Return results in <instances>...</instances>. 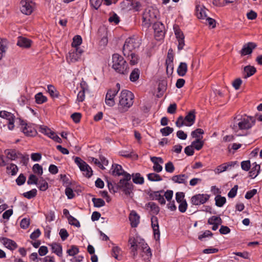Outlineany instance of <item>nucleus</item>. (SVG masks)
Segmentation results:
<instances>
[{
    "label": "nucleus",
    "instance_id": "f257e3e1",
    "mask_svg": "<svg viewBox=\"0 0 262 262\" xmlns=\"http://www.w3.org/2000/svg\"><path fill=\"white\" fill-rule=\"evenodd\" d=\"M111 174L114 176H122L118 183L108 179H106V183L109 191L115 193L118 191H122L126 196H130L133 194L134 186L130 182L131 175L125 171L121 165L118 164H114L112 166Z\"/></svg>",
    "mask_w": 262,
    "mask_h": 262
},
{
    "label": "nucleus",
    "instance_id": "f03ea898",
    "mask_svg": "<svg viewBox=\"0 0 262 262\" xmlns=\"http://www.w3.org/2000/svg\"><path fill=\"white\" fill-rule=\"evenodd\" d=\"M128 244L130 245V249L133 258H135L138 254V251L140 256L145 262H148L152 256L150 248L144 239H138L133 236H130L128 239Z\"/></svg>",
    "mask_w": 262,
    "mask_h": 262
},
{
    "label": "nucleus",
    "instance_id": "7ed1b4c3",
    "mask_svg": "<svg viewBox=\"0 0 262 262\" xmlns=\"http://www.w3.org/2000/svg\"><path fill=\"white\" fill-rule=\"evenodd\" d=\"M255 119L252 117L238 115L234 118L231 127L235 132L239 129H249L255 124Z\"/></svg>",
    "mask_w": 262,
    "mask_h": 262
},
{
    "label": "nucleus",
    "instance_id": "20e7f679",
    "mask_svg": "<svg viewBox=\"0 0 262 262\" xmlns=\"http://www.w3.org/2000/svg\"><path fill=\"white\" fill-rule=\"evenodd\" d=\"M112 68L117 73L127 75L129 72L128 63L123 57L118 54H114L112 56Z\"/></svg>",
    "mask_w": 262,
    "mask_h": 262
},
{
    "label": "nucleus",
    "instance_id": "39448f33",
    "mask_svg": "<svg viewBox=\"0 0 262 262\" xmlns=\"http://www.w3.org/2000/svg\"><path fill=\"white\" fill-rule=\"evenodd\" d=\"M141 44V39L138 36L133 35L127 38L123 47L124 56L128 55L130 52H135L136 49L139 48Z\"/></svg>",
    "mask_w": 262,
    "mask_h": 262
},
{
    "label": "nucleus",
    "instance_id": "423d86ee",
    "mask_svg": "<svg viewBox=\"0 0 262 262\" xmlns=\"http://www.w3.org/2000/svg\"><path fill=\"white\" fill-rule=\"evenodd\" d=\"M134 94L127 90H123L121 91L119 97V105L121 107L123 111H126L131 107L134 103Z\"/></svg>",
    "mask_w": 262,
    "mask_h": 262
},
{
    "label": "nucleus",
    "instance_id": "0eeeda50",
    "mask_svg": "<svg viewBox=\"0 0 262 262\" xmlns=\"http://www.w3.org/2000/svg\"><path fill=\"white\" fill-rule=\"evenodd\" d=\"M15 121L16 124L20 126L21 130L26 136L34 137L37 135V131L33 124L28 123L26 120L20 118H17Z\"/></svg>",
    "mask_w": 262,
    "mask_h": 262
},
{
    "label": "nucleus",
    "instance_id": "6e6552de",
    "mask_svg": "<svg viewBox=\"0 0 262 262\" xmlns=\"http://www.w3.org/2000/svg\"><path fill=\"white\" fill-rule=\"evenodd\" d=\"M74 161L80 170L85 172V173H84L85 177L89 178L92 176V169L85 161L78 157H75Z\"/></svg>",
    "mask_w": 262,
    "mask_h": 262
},
{
    "label": "nucleus",
    "instance_id": "1a4fd4ad",
    "mask_svg": "<svg viewBox=\"0 0 262 262\" xmlns=\"http://www.w3.org/2000/svg\"><path fill=\"white\" fill-rule=\"evenodd\" d=\"M20 5V10L23 14L29 15L32 13L34 3L32 0H21Z\"/></svg>",
    "mask_w": 262,
    "mask_h": 262
},
{
    "label": "nucleus",
    "instance_id": "9d476101",
    "mask_svg": "<svg viewBox=\"0 0 262 262\" xmlns=\"http://www.w3.org/2000/svg\"><path fill=\"white\" fill-rule=\"evenodd\" d=\"M155 38L157 40H160L165 35V29L164 25L161 22L155 23L153 25Z\"/></svg>",
    "mask_w": 262,
    "mask_h": 262
},
{
    "label": "nucleus",
    "instance_id": "9b49d317",
    "mask_svg": "<svg viewBox=\"0 0 262 262\" xmlns=\"http://www.w3.org/2000/svg\"><path fill=\"white\" fill-rule=\"evenodd\" d=\"M210 196V195L207 194H195L192 196L191 202L193 205H200L207 202L209 200Z\"/></svg>",
    "mask_w": 262,
    "mask_h": 262
},
{
    "label": "nucleus",
    "instance_id": "f8f14e48",
    "mask_svg": "<svg viewBox=\"0 0 262 262\" xmlns=\"http://www.w3.org/2000/svg\"><path fill=\"white\" fill-rule=\"evenodd\" d=\"M0 117L8 120V127L10 130H12L14 128L15 116L13 114L5 111H2L0 112Z\"/></svg>",
    "mask_w": 262,
    "mask_h": 262
},
{
    "label": "nucleus",
    "instance_id": "ddd939ff",
    "mask_svg": "<svg viewBox=\"0 0 262 262\" xmlns=\"http://www.w3.org/2000/svg\"><path fill=\"white\" fill-rule=\"evenodd\" d=\"M256 45L254 42H249L244 45L242 49L240 51L241 56H245L252 53V51L256 47Z\"/></svg>",
    "mask_w": 262,
    "mask_h": 262
},
{
    "label": "nucleus",
    "instance_id": "4468645a",
    "mask_svg": "<svg viewBox=\"0 0 262 262\" xmlns=\"http://www.w3.org/2000/svg\"><path fill=\"white\" fill-rule=\"evenodd\" d=\"M151 161L154 163L153 169L157 172H160L162 170V166L159 164L163 163L164 161L162 158L152 157H150Z\"/></svg>",
    "mask_w": 262,
    "mask_h": 262
},
{
    "label": "nucleus",
    "instance_id": "2eb2a0df",
    "mask_svg": "<svg viewBox=\"0 0 262 262\" xmlns=\"http://www.w3.org/2000/svg\"><path fill=\"white\" fill-rule=\"evenodd\" d=\"M1 241L3 242L4 246L10 250H14L17 248V245L14 241L7 237H2Z\"/></svg>",
    "mask_w": 262,
    "mask_h": 262
},
{
    "label": "nucleus",
    "instance_id": "dca6fc26",
    "mask_svg": "<svg viewBox=\"0 0 262 262\" xmlns=\"http://www.w3.org/2000/svg\"><path fill=\"white\" fill-rule=\"evenodd\" d=\"M163 192V190L157 191H152L149 194V195L152 200H158L159 203L161 205H165L166 201L164 198V196L160 194V193Z\"/></svg>",
    "mask_w": 262,
    "mask_h": 262
},
{
    "label": "nucleus",
    "instance_id": "f3484780",
    "mask_svg": "<svg viewBox=\"0 0 262 262\" xmlns=\"http://www.w3.org/2000/svg\"><path fill=\"white\" fill-rule=\"evenodd\" d=\"M129 220L132 227H137L140 222V216L135 211H132L129 214Z\"/></svg>",
    "mask_w": 262,
    "mask_h": 262
},
{
    "label": "nucleus",
    "instance_id": "a211bd4d",
    "mask_svg": "<svg viewBox=\"0 0 262 262\" xmlns=\"http://www.w3.org/2000/svg\"><path fill=\"white\" fill-rule=\"evenodd\" d=\"M195 110H191L189 112L185 118H184L186 123H187V126H190L194 124L195 120Z\"/></svg>",
    "mask_w": 262,
    "mask_h": 262
},
{
    "label": "nucleus",
    "instance_id": "6ab92c4d",
    "mask_svg": "<svg viewBox=\"0 0 262 262\" xmlns=\"http://www.w3.org/2000/svg\"><path fill=\"white\" fill-rule=\"evenodd\" d=\"M7 158L11 160H15L19 158L21 153L14 149H7L5 150Z\"/></svg>",
    "mask_w": 262,
    "mask_h": 262
},
{
    "label": "nucleus",
    "instance_id": "aec40b11",
    "mask_svg": "<svg viewBox=\"0 0 262 262\" xmlns=\"http://www.w3.org/2000/svg\"><path fill=\"white\" fill-rule=\"evenodd\" d=\"M156 18V16L154 13L150 10L148 13H144L143 15V23L145 25H150L152 23V19Z\"/></svg>",
    "mask_w": 262,
    "mask_h": 262
},
{
    "label": "nucleus",
    "instance_id": "412c9836",
    "mask_svg": "<svg viewBox=\"0 0 262 262\" xmlns=\"http://www.w3.org/2000/svg\"><path fill=\"white\" fill-rule=\"evenodd\" d=\"M256 72V68L251 66H247L244 68V78L246 79L252 75Z\"/></svg>",
    "mask_w": 262,
    "mask_h": 262
},
{
    "label": "nucleus",
    "instance_id": "4be33fe9",
    "mask_svg": "<svg viewBox=\"0 0 262 262\" xmlns=\"http://www.w3.org/2000/svg\"><path fill=\"white\" fill-rule=\"evenodd\" d=\"M31 40L23 37H19L17 42V45L20 47L28 48L31 45Z\"/></svg>",
    "mask_w": 262,
    "mask_h": 262
},
{
    "label": "nucleus",
    "instance_id": "5701e85b",
    "mask_svg": "<svg viewBox=\"0 0 262 262\" xmlns=\"http://www.w3.org/2000/svg\"><path fill=\"white\" fill-rule=\"evenodd\" d=\"M206 8L205 7H201L200 5H196L195 7L196 15L199 19H205L207 17L206 13Z\"/></svg>",
    "mask_w": 262,
    "mask_h": 262
},
{
    "label": "nucleus",
    "instance_id": "b1692460",
    "mask_svg": "<svg viewBox=\"0 0 262 262\" xmlns=\"http://www.w3.org/2000/svg\"><path fill=\"white\" fill-rule=\"evenodd\" d=\"M129 60V63L132 66L137 64L139 61V57L135 52H130L128 55L125 56Z\"/></svg>",
    "mask_w": 262,
    "mask_h": 262
},
{
    "label": "nucleus",
    "instance_id": "393cba45",
    "mask_svg": "<svg viewBox=\"0 0 262 262\" xmlns=\"http://www.w3.org/2000/svg\"><path fill=\"white\" fill-rule=\"evenodd\" d=\"M187 176L184 174L176 175L172 177V180L177 183L186 184Z\"/></svg>",
    "mask_w": 262,
    "mask_h": 262
},
{
    "label": "nucleus",
    "instance_id": "a878e982",
    "mask_svg": "<svg viewBox=\"0 0 262 262\" xmlns=\"http://www.w3.org/2000/svg\"><path fill=\"white\" fill-rule=\"evenodd\" d=\"M131 175V178H133V182L136 184H143L144 182V178L141 176L139 172L133 173Z\"/></svg>",
    "mask_w": 262,
    "mask_h": 262
},
{
    "label": "nucleus",
    "instance_id": "bb28decb",
    "mask_svg": "<svg viewBox=\"0 0 262 262\" xmlns=\"http://www.w3.org/2000/svg\"><path fill=\"white\" fill-rule=\"evenodd\" d=\"M187 72V64L185 62H181L177 69V73L180 76H184Z\"/></svg>",
    "mask_w": 262,
    "mask_h": 262
},
{
    "label": "nucleus",
    "instance_id": "cd10ccee",
    "mask_svg": "<svg viewBox=\"0 0 262 262\" xmlns=\"http://www.w3.org/2000/svg\"><path fill=\"white\" fill-rule=\"evenodd\" d=\"M53 252L55 253L59 257L62 255V246L60 244L57 243H53L51 245Z\"/></svg>",
    "mask_w": 262,
    "mask_h": 262
},
{
    "label": "nucleus",
    "instance_id": "c85d7f7f",
    "mask_svg": "<svg viewBox=\"0 0 262 262\" xmlns=\"http://www.w3.org/2000/svg\"><path fill=\"white\" fill-rule=\"evenodd\" d=\"M140 71L138 68L134 69L131 72L129 76V79L132 82L137 81L140 77Z\"/></svg>",
    "mask_w": 262,
    "mask_h": 262
},
{
    "label": "nucleus",
    "instance_id": "c756f323",
    "mask_svg": "<svg viewBox=\"0 0 262 262\" xmlns=\"http://www.w3.org/2000/svg\"><path fill=\"white\" fill-rule=\"evenodd\" d=\"M215 205L219 207H222L226 202V199L220 194L217 195L214 198Z\"/></svg>",
    "mask_w": 262,
    "mask_h": 262
},
{
    "label": "nucleus",
    "instance_id": "7c9ffc66",
    "mask_svg": "<svg viewBox=\"0 0 262 262\" xmlns=\"http://www.w3.org/2000/svg\"><path fill=\"white\" fill-rule=\"evenodd\" d=\"M260 165L255 163V165L252 167L249 172V177L252 179L255 178L259 173Z\"/></svg>",
    "mask_w": 262,
    "mask_h": 262
},
{
    "label": "nucleus",
    "instance_id": "2f4dec72",
    "mask_svg": "<svg viewBox=\"0 0 262 262\" xmlns=\"http://www.w3.org/2000/svg\"><path fill=\"white\" fill-rule=\"evenodd\" d=\"M39 131L48 136L49 137H51V136L54 135L55 133L51 130L49 128L46 126H40Z\"/></svg>",
    "mask_w": 262,
    "mask_h": 262
},
{
    "label": "nucleus",
    "instance_id": "473e14b6",
    "mask_svg": "<svg viewBox=\"0 0 262 262\" xmlns=\"http://www.w3.org/2000/svg\"><path fill=\"white\" fill-rule=\"evenodd\" d=\"M191 145L193 149L199 150H200L204 145V141H202L200 138L196 139L191 143Z\"/></svg>",
    "mask_w": 262,
    "mask_h": 262
},
{
    "label": "nucleus",
    "instance_id": "72a5a7b5",
    "mask_svg": "<svg viewBox=\"0 0 262 262\" xmlns=\"http://www.w3.org/2000/svg\"><path fill=\"white\" fill-rule=\"evenodd\" d=\"M48 91L52 98L58 97L59 92L53 85H49L48 86Z\"/></svg>",
    "mask_w": 262,
    "mask_h": 262
},
{
    "label": "nucleus",
    "instance_id": "f704fd0d",
    "mask_svg": "<svg viewBox=\"0 0 262 262\" xmlns=\"http://www.w3.org/2000/svg\"><path fill=\"white\" fill-rule=\"evenodd\" d=\"M35 98L37 104H42L46 102L48 100L47 97L43 96L41 92L36 94Z\"/></svg>",
    "mask_w": 262,
    "mask_h": 262
},
{
    "label": "nucleus",
    "instance_id": "c9c22d12",
    "mask_svg": "<svg viewBox=\"0 0 262 262\" xmlns=\"http://www.w3.org/2000/svg\"><path fill=\"white\" fill-rule=\"evenodd\" d=\"M95 207L99 208L104 206L105 204L104 201L100 198H94L92 200Z\"/></svg>",
    "mask_w": 262,
    "mask_h": 262
},
{
    "label": "nucleus",
    "instance_id": "e433bc0d",
    "mask_svg": "<svg viewBox=\"0 0 262 262\" xmlns=\"http://www.w3.org/2000/svg\"><path fill=\"white\" fill-rule=\"evenodd\" d=\"M37 191L36 189H32V190L25 192L23 194V196L25 198H27L28 199H31L35 197L37 195Z\"/></svg>",
    "mask_w": 262,
    "mask_h": 262
},
{
    "label": "nucleus",
    "instance_id": "4c0bfd02",
    "mask_svg": "<svg viewBox=\"0 0 262 262\" xmlns=\"http://www.w3.org/2000/svg\"><path fill=\"white\" fill-rule=\"evenodd\" d=\"M147 178L150 181H160L162 180L161 177L155 173H150L147 174Z\"/></svg>",
    "mask_w": 262,
    "mask_h": 262
},
{
    "label": "nucleus",
    "instance_id": "58836bf2",
    "mask_svg": "<svg viewBox=\"0 0 262 262\" xmlns=\"http://www.w3.org/2000/svg\"><path fill=\"white\" fill-rule=\"evenodd\" d=\"M82 43V38L80 35H76L73 39L72 46L75 48L78 47Z\"/></svg>",
    "mask_w": 262,
    "mask_h": 262
},
{
    "label": "nucleus",
    "instance_id": "ea45409f",
    "mask_svg": "<svg viewBox=\"0 0 262 262\" xmlns=\"http://www.w3.org/2000/svg\"><path fill=\"white\" fill-rule=\"evenodd\" d=\"M79 252V248L75 245H72L70 249L67 250V253L70 256H74Z\"/></svg>",
    "mask_w": 262,
    "mask_h": 262
},
{
    "label": "nucleus",
    "instance_id": "a19ab883",
    "mask_svg": "<svg viewBox=\"0 0 262 262\" xmlns=\"http://www.w3.org/2000/svg\"><path fill=\"white\" fill-rule=\"evenodd\" d=\"M69 223L73 226H74L77 227H80V224L79 222L73 216L69 215L68 217Z\"/></svg>",
    "mask_w": 262,
    "mask_h": 262
},
{
    "label": "nucleus",
    "instance_id": "79ce46f5",
    "mask_svg": "<svg viewBox=\"0 0 262 262\" xmlns=\"http://www.w3.org/2000/svg\"><path fill=\"white\" fill-rule=\"evenodd\" d=\"M38 188L41 191H45L48 188V183L42 178L38 182Z\"/></svg>",
    "mask_w": 262,
    "mask_h": 262
},
{
    "label": "nucleus",
    "instance_id": "37998d69",
    "mask_svg": "<svg viewBox=\"0 0 262 262\" xmlns=\"http://www.w3.org/2000/svg\"><path fill=\"white\" fill-rule=\"evenodd\" d=\"M38 182V178L34 174H31L28 178V180L27 181V184L28 185H32L35 184L37 185Z\"/></svg>",
    "mask_w": 262,
    "mask_h": 262
},
{
    "label": "nucleus",
    "instance_id": "c03bdc74",
    "mask_svg": "<svg viewBox=\"0 0 262 262\" xmlns=\"http://www.w3.org/2000/svg\"><path fill=\"white\" fill-rule=\"evenodd\" d=\"M118 92V90H116V89H111L107 91L105 97L114 99Z\"/></svg>",
    "mask_w": 262,
    "mask_h": 262
},
{
    "label": "nucleus",
    "instance_id": "a18cd8bd",
    "mask_svg": "<svg viewBox=\"0 0 262 262\" xmlns=\"http://www.w3.org/2000/svg\"><path fill=\"white\" fill-rule=\"evenodd\" d=\"M33 171L35 173L41 176L43 173L42 167L38 164H35L33 166Z\"/></svg>",
    "mask_w": 262,
    "mask_h": 262
},
{
    "label": "nucleus",
    "instance_id": "49530a36",
    "mask_svg": "<svg viewBox=\"0 0 262 262\" xmlns=\"http://www.w3.org/2000/svg\"><path fill=\"white\" fill-rule=\"evenodd\" d=\"M173 131V129L169 126H166L160 129V132L164 136H167L171 134Z\"/></svg>",
    "mask_w": 262,
    "mask_h": 262
},
{
    "label": "nucleus",
    "instance_id": "de8ad7c7",
    "mask_svg": "<svg viewBox=\"0 0 262 262\" xmlns=\"http://www.w3.org/2000/svg\"><path fill=\"white\" fill-rule=\"evenodd\" d=\"M173 29L174 30L175 35L176 36L177 40L181 39V38H184V35L183 32L181 31V30L179 29L178 26L174 27Z\"/></svg>",
    "mask_w": 262,
    "mask_h": 262
},
{
    "label": "nucleus",
    "instance_id": "09e8293b",
    "mask_svg": "<svg viewBox=\"0 0 262 262\" xmlns=\"http://www.w3.org/2000/svg\"><path fill=\"white\" fill-rule=\"evenodd\" d=\"M108 21L111 23H114L115 25H117L120 22V18L115 13H113V15L108 18Z\"/></svg>",
    "mask_w": 262,
    "mask_h": 262
},
{
    "label": "nucleus",
    "instance_id": "8fccbe9b",
    "mask_svg": "<svg viewBox=\"0 0 262 262\" xmlns=\"http://www.w3.org/2000/svg\"><path fill=\"white\" fill-rule=\"evenodd\" d=\"M148 205L154 213L157 214L159 212V207L155 203L149 202Z\"/></svg>",
    "mask_w": 262,
    "mask_h": 262
},
{
    "label": "nucleus",
    "instance_id": "3c124183",
    "mask_svg": "<svg viewBox=\"0 0 262 262\" xmlns=\"http://www.w3.org/2000/svg\"><path fill=\"white\" fill-rule=\"evenodd\" d=\"M186 124L187 123L182 116H179L176 122V125L178 127H181L183 125L186 126Z\"/></svg>",
    "mask_w": 262,
    "mask_h": 262
},
{
    "label": "nucleus",
    "instance_id": "603ef678",
    "mask_svg": "<svg viewBox=\"0 0 262 262\" xmlns=\"http://www.w3.org/2000/svg\"><path fill=\"white\" fill-rule=\"evenodd\" d=\"M65 194L69 199H72L75 196L72 189L69 186L66 187L65 189Z\"/></svg>",
    "mask_w": 262,
    "mask_h": 262
},
{
    "label": "nucleus",
    "instance_id": "864d4df0",
    "mask_svg": "<svg viewBox=\"0 0 262 262\" xmlns=\"http://www.w3.org/2000/svg\"><path fill=\"white\" fill-rule=\"evenodd\" d=\"M60 180H62L63 185L68 187L70 186L71 184V183L70 182L69 179L67 177L66 174H61L60 175Z\"/></svg>",
    "mask_w": 262,
    "mask_h": 262
},
{
    "label": "nucleus",
    "instance_id": "5fc2aeb1",
    "mask_svg": "<svg viewBox=\"0 0 262 262\" xmlns=\"http://www.w3.org/2000/svg\"><path fill=\"white\" fill-rule=\"evenodd\" d=\"M121 251L120 248L118 246L113 247L112 249V255L116 259H119L118 256Z\"/></svg>",
    "mask_w": 262,
    "mask_h": 262
},
{
    "label": "nucleus",
    "instance_id": "6e6d98bb",
    "mask_svg": "<svg viewBox=\"0 0 262 262\" xmlns=\"http://www.w3.org/2000/svg\"><path fill=\"white\" fill-rule=\"evenodd\" d=\"M5 41L1 40H0V60H1L3 57V54H5L6 50V46L5 44Z\"/></svg>",
    "mask_w": 262,
    "mask_h": 262
},
{
    "label": "nucleus",
    "instance_id": "4d7b16f0",
    "mask_svg": "<svg viewBox=\"0 0 262 262\" xmlns=\"http://www.w3.org/2000/svg\"><path fill=\"white\" fill-rule=\"evenodd\" d=\"M26 180V177L24 175V174L21 173L16 179V182L18 185L20 186L23 185L25 183Z\"/></svg>",
    "mask_w": 262,
    "mask_h": 262
},
{
    "label": "nucleus",
    "instance_id": "13d9d810",
    "mask_svg": "<svg viewBox=\"0 0 262 262\" xmlns=\"http://www.w3.org/2000/svg\"><path fill=\"white\" fill-rule=\"evenodd\" d=\"M179 210L181 212L184 213L186 211L187 208V203L186 200H184L182 202L179 203Z\"/></svg>",
    "mask_w": 262,
    "mask_h": 262
},
{
    "label": "nucleus",
    "instance_id": "bf43d9fd",
    "mask_svg": "<svg viewBox=\"0 0 262 262\" xmlns=\"http://www.w3.org/2000/svg\"><path fill=\"white\" fill-rule=\"evenodd\" d=\"M238 189V185H235L234 186L233 188L230 190V191L228 193V196L229 198H233L235 197L237 193V191Z\"/></svg>",
    "mask_w": 262,
    "mask_h": 262
},
{
    "label": "nucleus",
    "instance_id": "052dcab7",
    "mask_svg": "<svg viewBox=\"0 0 262 262\" xmlns=\"http://www.w3.org/2000/svg\"><path fill=\"white\" fill-rule=\"evenodd\" d=\"M71 117L75 123H78L80 121L81 114L79 113H74L71 115Z\"/></svg>",
    "mask_w": 262,
    "mask_h": 262
},
{
    "label": "nucleus",
    "instance_id": "680f3d73",
    "mask_svg": "<svg viewBox=\"0 0 262 262\" xmlns=\"http://www.w3.org/2000/svg\"><path fill=\"white\" fill-rule=\"evenodd\" d=\"M59 234V235H60V236L61 237V239L63 241H65L68 238V237L69 235V234L68 231H67V230L66 229H64V228L61 229L60 230Z\"/></svg>",
    "mask_w": 262,
    "mask_h": 262
},
{
    "label": "nucleus",
    "instance_id": "e2e57ef3",
    "mask_svg": "<svg viewBox=\"0 0 262 262\" xmlns=\"http://www.w3.org/2000/svg\"><path fill=\"white\" fill-rule=\"evenodd\" d=\"M184 152L188 156H191L193 155L194 153V149L192 145H189L186 146L184 149Z\"/></svg>",
    "mask_w": 262,
    "mask_h": 262
},
{
    "label": "nucleus",
    "instance_id": "0e129e2a",
    "mask_svg": "<svg viewBox=\"0 0 262 262\" xmlns=\"http://www.w3.org/2000/svg\"><path fill=\"white\" fill-rule=\"evenodd\" d=\"M30 225V219L24 218L20 223V226L23 229H27Z\"/></svg>",
    "mask_w": 262,
    "mask_h": 262
},
{
    "label": "nucleus",
    "instance_id": "69168bd1",
    "mask_svg": "<svg viewBox=\"0 0 262 262\" xmlns=\"http://www.w3.org/2000/svg\"><path fill=\"white\" fill-rule=\"evenodd\" d=\"M90 3L95 9L98 10L101 4V0H90Z\"/></svg>",
    "mask_w": 262,
    "mask_h": 262
},
{
    "label": "nucleus",
    "instance_id": "338daca9",
    "mask_svg": "<svg viewBox=\"0 0 262 262\" xmlns=\"http://www.w3.org/2000/svg\"><path fill=\"white\" fill-rule=\"evenodd\" d=\"M7 169H10L11 170V172L12 176L15 175L18 170L17 166L13 163L10 164V166L7 167Z\"/></svg>",
    "mask_w": 262,
    "mask_h": 262
},
{
    "label": "nucleus",
    "instance_id": "774afa93",
    "mask_svg": "<svg viewBox=\"0 0 262 262\" xmlns=\"http://www.w3.org/2000/svg\"><path fill=\"white\" fill-rule=\"evenodd\" d=\"M242 83V80L241 78H236L232 82V85L234 88L237 90L239 89L241 84Z\"/></svg>",
    "mask_w": 262,
    "mask_h": 262
}]
</instances>
